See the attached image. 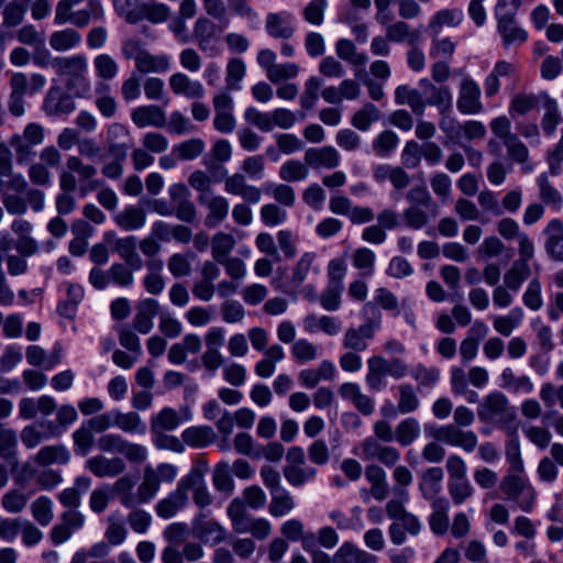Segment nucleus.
<instances>
[{"label": "nucleus", "instance_id": "1", "mask_svg": "<svg viewBox=\"0 0 563 563\" xmlns=\"http://www.w3.org/2000/svg\"><path fill=\"white\" fill-rule=\"evenodd\" d=\"M98 169L96 166L85 163L79 156L70 155L66 158V169L58 176L60 191H79L80 197L98 190L102 181L97 179Z\"/></svg>", "mask_w": 563, "mask_h": 563}, {"label": "nucleus", "instance_id": "36", "mask_svg": "<svg viewBox=\"0 0 563 563\" xmlns=\"http://www.w3.org/2000/svg\"><path fill=\"white\" fill-rule=\"evenodd\" d=\"M224 29L221 27L219 22L214 23L209 18L200 16L195 22L194 36L197 40L198 46L205 51L210 41L222 33Z\"/></svg>", "mask_w": 563, "mask_h": 563}, {"label": "nucleus", "instance_id": "50", "mask_svg": "<svg viewBox=\"0 0 563 563\" xmlns=\"http://www.w3.org/2000/svg\"><path fill=\"white\" fill-rule=\"evenodd\" d=\"M398 399L397 411L401 415L415 412L419 406L420 400L411 384L405 383L397 386Z\"/></svg>", "mask_w": 563, "mask_h": 563}, {"label": "nucleus", "instance_id": "30", "mask_svg": "<svg viewBox=\"0 0 563 563\" xmlns=\"http://www.w3.org/2000/svg\"><path fill=\"white\" fill-rule=\"evenodd\" d=\"M113 250L132 269H141L143 267V260L136 251L135 236L130 235L117 239L113 243Z\"/></svg>", "mask_w": 563, "mask_h": 563}, {"label": "nucleus", "instance_id": "26", "mask_svg": "<svg viewBox=\"0 0 563 563\" xmlns=\"http://www.w3.org/2000/svg\"><path fill=\"white\" fill-rule=\"evenodd\" d=\"M75 101L60 88H52L44 100V110L49 115L68 114L75 110Z\"/></svg>", "mask_w": 563, "mask_h": 563}, {"label": "nucleus", "instance_id": "7", "mask_svg": "<svg viewBox=\"0 0 563 563\" xmlns=\"http://www.w3.org/2000/svg\"><path fill=\"white\" fill-rule=\"evenodd\" d=\"M128 130L121 124H112L107 132L108 152L113 159L101 167V173L106 178L117 180L123 175V163L126 159L128 145L118 143L115 140L121 135H126Z\"/></svg>", "mask_w": 563, "mask_h": 563}, {"label": "nucleus", "instance_id": "38", "mask_svg": "<svg viewBox=\"0 0 563 563\" xmlns=\"http://www.w3.org/2000/svg\"><path fill=\"white\" fill-rule=\"evenodd\" d=\"M181 439L187 445L199 449L212 443L216 439V433L209 426L190 427L183 431Z\"/></svg>", "mask_w": 563, "mask_h": 563}, {"label": "nucleus", "instance_id": "17", "mask_svg": "<svg viewBox=\"0 0 563 563\" xmlns=\"http://www.w3.org/2000/svg\"><path fill=\"white\" fill-rule=\"evenodd\" d=\"M305 163L313 168L334 169L340 165L339 152L330 145L322 147H310L305 152Z\"/></svg>", "mask_w": 563, "mask_h": 563}, {"label": "nucleus", "instance_id": "27", "mask_svg": "<svg viewBox=\"0 0 563 563\" xmlns=\"http://www.w3.org/2000/svg\"><path fill=\"white\" fill-rule=\"evenodd\" d=\"M169 87L175 95H183L188 99H200L205 96L202 84L190 79L184 73L173 74L169 77Z\"/></svg>", "mask_w": 563, "mask_h": 563}, {"label": "nucleus", "instance_id": "51", "mask_svg": "<svg viewBox=\"0 0 563 563\" xmlns=\"http://www.w3.org/2000/svg\"><path fill=\"white\" fill-rule=\"evenodd\" d=\"M212 484L216 490L223 493L225 496L232 495L234 492V481L228 462L222 461L216 464L212 472Z\"/></svg>", "mask_w": 563, "mask_h": 563}, {"label": "nucleus", "instance_id": "64", "mask_svg": "<svg viewBox=\"0 0 563 563\" xmlns=\"http://www.w3.org/2000/svg\"><path fill=\"white\" fill-rule=\"evenodd\" d=\"M109 90L110 86L108 84L98 82L96 86V93L99 97L95 103L100 113L106 118H112L117 112V102L113 97L108 95Z\"/></svg>", "mask_w": 563, "mask_h": 563}, {"label": "nucleus", "instance_id": "18", "mask_svg": "<svg viewBox=\"0 0 563 563\" xmlns=\"http://www.w3.org/2000/svg\"><path fill=\"white\" fill-rule=\"evenodd\" d=\"M224 190L229 195L240 196L247 203H257L262 192L256 186L249 185L242 173H235L224 179Z\"/></svg>", "mask_w": 563, "mask_h": 563}, {"label": "nucleus", "instance_id": "16", "mask_svg": "<svg viewBox=\"0 0 563 563\" xmlns=\"http://www.w3.org/2000/svg\"><path fill=\"white\" fill-rule=\"evenodd\" d=\"M85 467L98 478L117 477L126 470V464L119 456L107 457L104 455H95L89 457Z\"/></svg>", "mask_w": 563, "mask_h": 563}, {"label": "nucleus", "instance_id": "63", "mask_svg": "<svg viewBox=\"0 0 563 563\" xmlns=\"http://www.w3.org/2000/svg\"><path fill=\"white\" fill-rule=\"evenodd\" d=\"M31 512L41 526H48L54 518L52 500L46 496L37 497L31 504Z\"/></svg>", "mask_w": 563, "mask_h": 563}, {"label": "nucleus", "instance_id": "21", "mask_svg": "<svg viewBox=\"0 0 563 563\" xmlns=\"http://www.w3.org/2000/svg\"><path fill=\"white\" fill-rule=\"evenodd\" d=\"M135 479L131 474H121L109 488L112 497L117 498L124 508L140 505L137 492L134 493Z\"/></svg>", "mask_w": 563, "mask_h": 563}, {"label": "nucleus", "instance_id": "57", "mask_svg": "<svg viewBox=\"0 0 563 563\" xmlns=\"http://www.w3.org/2000/svg\"><path fill=\"white\" fill-rule=\"evenodd\" d=\"M448 492L455 506L464 504L474 494V488L467 477L448 479Z\"/></svg>", "mask_w": 563, "mask_h": 563}, {"label": "nucleus", "instance_id": "15", "mask_svg": "<svg viewBox=\"0 0 563 563\" xmlns=\"http://www.w3.org/2000/svg\"><path fill=\"white\" fill-rule=\"evenodd\" d=\"M266 34L274 40L289 41L296 32L292 16L287 11L268 12L264 23Z\"/></svg>", "mask_w": 563, "mask_h": 563}, {"label": "nucleus", "instance_id": "56", "mask_svg": "<svg viewBox=\"0 0 563 563\" xmlns=\"http://www.w3.org/2000/svg\"><path fill=\"white\" fill-rule=\"evenodd\" d=\"M399 143L398 135L391 130L380 132L372 143L374 153L379 157H388Z\"/></svg>", "mask_w": 563, "mask_h": 563}, {"label": "nucleus", "instance_id": "10", "mask_svg": "<svg viewBox=\"0 0 563 563\" xmlns=\"http://www.w3.org/2000/svg\"><path fill=\"white\" fill-rule=\"evenodd\" d=\"M206 471V463L195 465L187 475L180 478L184 492L188 495V492L191 490L192 501L200 509L210 507L214 501L205 481Z\"/></svg>", "mask_w": 563, "mask_h": 563}, {"label": "nucleus", "instance_id": "29", "mask_svg": "<svg viewBox=\"0 0 563 563\" xmlns=\"http://www.w3.org/2000/svg\"><path fill=\"white\" fill-rule=\"evenodd\" d=\"M517 64L514 62H497L484 82L486 97L492 98L497 95L500 88V77H514L517 74Z\"/></svg>", "mask_w": 563, "mask_h": 563}, {"label": "nucleus", "instance_id": "61", "mask_svg": "<svg viewBox=\"0 0 563 563\" xmlns=\"http://www.w3.org/2000/svg\"><path fill=\"white\" fill-rule=\"evenodd\" d=\"M18 438L12 429L0 428V457L8 463L18 459Z\"/></svg>", "mask_w": 563, "mask_h": 563}, {"label": "nucleus", "instance_id": "40", "mask_svg": "<svg viewBox=\"0 0 563 563\" xmlns=\"http://www.w3.org/2000/svg\"><path fill=\"white\" fill-rule=\"evenodd\" d=\"M180 421L178 412L173 408L166 407L151 418V432L157 435L165 431H173Z\"/></svg>", "mask_w": 563, "mask_h": 563}, {"label": "nucleus", "instance_id": "42", "mask_svg": "<svg viewBox=\"0 0 563 563\" xmlns=\"http://www.w3.org/2000/svg\"><path fill=\"white\" fill-rule=\"evenodd\" d=\"M80 42V33L71 27L53 32L48 40L49 46L56 52L73 49L78 46Z\"/></svg>", "mask_w": 563, "mask_h": 563}, {"label": "nucleus", "instance_id": "53", "mask_svg": "<svg viewBox=\"0 0 563 563\" xmlns=\"http://www.w3.org/2000/svg\"><path fill=\"white\" fill-rule=\"evenodd\" d=\"M308 165L298 159H290L285 162L278 172V176L283 181L297 183L305 180L309 175Z\"/></svg>", "mask_w": 563, "mask_h": 563}, {"label": "nucleus", "instance_id": "45", "mask_svg": "<svg viewBox=\"0 0 563 563\" xmlns=\"http://www.w3.org/2000/svg\"><path fill=\"white\" fill-rule=\"evenodd\" d=\"M161 483L154 473V467L147 465L144 467L142 482L137 486L140 505L150 503L158 493Z\"/></svg>", "mask_w": 563, "mask_h": 563}, {"label": "nucleus", "instance_id": "6", "mask_svg": "<svg viewBox=\"0 0 563 563\" xmlns=\"http://www.w3.org/2000/svg\"><path fill=\"white\" fill-rule=\"evenodd\" d=\"M521 0H498L495 14L498 20V31L501 34L505 46L511 43H523L528 38L527 32L515 23V15Z\"/></svg>", "mask_w": 563, "mask_h": 563}, {"label": "nucleus", "instance_id": "2", "mask_svg": "<svg viewBox=\"0 0 563 563\" xmlns=\"http://www.w3.org/2000/svg\"><path fill=\"white\" fill-rule=\"evenodd\" d=\"M52 68L64 78L66 88L76 97L85 98L89 96L91 84L88 78V62L84 55L54 57Z\"/></svg>", "mask_w": 563, "mask_h": 563}, {"label": "nucleus", "instance_id": "14", "mask_svg": "<svg viewBox=\"0 0 563 563\" xmlns=\"http://www.w3.org/2000/svg\"><path fill=\"white\" fill-rule=\"evenodd\" d=\"M456 107L463 114H477L483 110L481 88L470 77H465L461 81Z\"/></svg>", "mask_w": 563, "mask_h": 563}, {"label": "nucleus", "instance_id": "39", "mask_svg": "<svg viewBox=\"0 0 563 563\" xmlns=\"http://www.w3.org/2000/svg\"><path fill=\"white\" fill-rule=\"evenodd\" d=\"M395 102L400 106H409L416 115H422L426 110V103L420 92L407 85H400L395 89Z\"/></svg>", "mask_w": 563, "mask_h": 563}, {"label": "nucleus", "instance_id": "46", "mask_svg": "<svg viewBox=\"0 0 563 563\" xmlns=\"http://www.w3.org/2000/svg\"><path fill=\"white\" fill-rule=\"evenodd\" d=\"M424 101L427 106H433L440 114L450 113L452 109V93L448 86H433L427 91Z\"/></svg>", "mask_w": 563, "mask_h": 563}, {"label": "nucleus", "instance_id": "41", "mask_svg": "<svg viewBox=\"0 0 563 563\" xmlns=\"http://www.w3.org/2000/svg\"><path fill=\"white\" fill-rule=\"evenodd\" d=\"M541 98L542 106L545 110L541 120V126L543 132L550 136L555 132L556 126L562 121V118L559 112L558 103L553 98H551L547 92H541Z\"/></svg>", "mask_w": 563, "mask_h": 563}, {"label": "nucleus", "instance_id": "49", "mask_svg": "<svg viewBox=\"0 0 563 563\" xmlns=\"http://www.w3.org/2000/svg\"><path fill=\"white\" fill-rule=\"evenodd\" d=\"M295 499L290 493L282 488L271 494V503L268 505V511L273 517H283L288 515L295 508Z\"/></svg>", "mask_w": 563, "mask_h": 563}, {"label": "nucleus", "instance_id": "28", "mask_svg": "<svg viewBox=\"0 0 563 563\" xmlns=\"http://www.w3.org/2000/svg\"><path fill=\"white\" fill-rule=\"evenodd\" d=\"M432 512L429 516V526L437 536H444L450 528V503L445 497H439L431 503Z\"/></svg>", "mask_w": 563, "mask_h": 563}, {"label": "nucleus", "instance_id": "3", "mask_svg": "<svg viewBox=\"0 0 563 563\" xmlns=\"http://www.w3.org/2000/svg\"><path fill=\"white\" fill-rule=\"evenodd\" d=\"M477 417L482 423L493 424L508 432L514 431L516 411L500 390L490 391L482 399L477 406Z\"/></svg>", "mask_w": 563, "mask_h": 563}, {"label": "nucleus", "instance_id": "24", "mask_svg": "<svg viewBox=\"0 0 563 563\" xmlns=\"http://www.w3.org/2000/svg\"><path fill=\"white\" fill-rule=\"evenodd\" d=\"M131 119L137 128H164L166 125V114L164 110L156 104L135 108L131 112Z\"/></svg>", "mask_w": 563, "mask_h": 563}, {"label": "nucleus", "instance_id": "19", "mask_svg": "<svg viewBox=\"0 0 563 563\" xmlns=\"http://www.w3.org/2000/svg\"><path fill=\"white\" fill-rule=\"evenodd\" d=\"M104 12L99 0H89L87 7L82 10L73 11L66 13L65 20L58 21L57 16L54 18L56 25H62L70 22L77 27H86L91 20L100 21L103 19Z\"/></svg>", "mask_w": 563, "mask_h": 563}, {"label": "nucleus", "instance_id": "34", "mask_svg": "<svg viewBox=\"0 0 563 563\" xmlns=\"http://www.w3.org/2000/svg\"><path fill=\"white\" fill-rule=\"evenodd\" d=\"M134 67L140 74H164L170 68V59L165 54L154 55L146 51Z\"/></svg>", "mask_w": 563, "mask_h": 563}, {"label": "nucleus", "instance_id": "52", "mask_svg": "<svg viewBox=\"0 0 563 563\" xmlns=\"http://www.w3.org/2000/svg\"><path fill=\"white\" fill-rule=\"evenodd\" d=\"M93 68L96 76L101 80L100 82L108 84L113 80L119 73V65L117 60L109 54H99L93 58Z\"/></svg>", "mask_w": 563, "mask_h": 563}, {"label": "nucleus", "instance_id": "43", "mask_svg": "<svg viewBox=\"0 0 563 563\" xmlns=\"http://www.w3.org/2000/svg\"><path fill=\"white\" fill-rule=\"evenodd\" d=\"M113 426L125 433L144 434L146 426L135 411H113Z\"/></svg>", "mask_w": 563, "mask_h": 563}, {"label": "nucleus", "instance_id": "62", "mask_svg": "<svg viewBox=\"0 0 563 563\" xmlns=\"http://www.w3.org/2000/svg\"><path fill=\"white\" fill-rule=\"evenodd\" d=\"M205 151V142L201 139H189L173 147V154L181 161H191Z\"/></svg>", "mask_w": 563, "mask_h": 563}, {"label": "nucleus", "instance_id": "48", "mask_svg": "<svg viewBox=\"0 0 563 563\" xmlns=\"http://www.w3.org/2000/svg\"><path fill=\"white\" fill-rule=\"evenodd\" d=\"M420 435V424L416 418L409 417L401 420L395 429V441L400 446H409Z\"/></svg>", "mask_w": 563, "mask_h": 563}, {"label": "nucleus", "instance_id": "12", "mask_svg": "<svg viewBox=\"0 0 563 563\" xmlns=\"http://www.w3.org/2000/svg\"><path fill=\"white\" fill-rule=\"evenodd\" d=\"M432 437L439 442L459 446L465 452H473L478 443V438L474 431L463 430L453 423L438 427Z\"/></svg>", "mask_w": 563, "mask_h": 563}, {"label": "nucleus", "instance_id": "22", "mask_svg": "<svg viewBox=\"0 0 563 563\" xmlns=\"http://www.w3.org/2000/svg\"><path fill=\"white\" fill-rule=\"evenodd\" d=\"M545 235L544 249L548 255L559 262H563V221L552 219L543 230Z\"/></svg>", "mask_w": 563, "mask_h": 563}, {"label": "nucleus", "instance_id": "33", "mask_svg": "<svg viewBox=\"0 0 563 563\" xmlns=\"http://www.w3.org/2000/svg\"><path fill=\"white\" fill-rule=\"evenodd\" d=\"M34 462L40 466L52 464H67L70 460L69 451L63 444L45 445L34 456Z\"/></svg>", "mask_w": 563, "mask_h": 563}, {"label": "nucleus", "instance_id": "23", "mask_svg": "<svg viewBox=\"0 0 563 563\" xmlns=\"http://www.w3.org/2000/svg\"><path fill=\"white\" fill-rule=\"evenodd\" d=\"M364 475L369 484L371 496L378 501L386 499L389 495V485L384 468L376 463H371L365 466Z\"/></svg>", "mask_w": 563, "mask_h": 563}, {"label": "nucleus", "instance_id": "58", "mask_svg": "<svg viewBox=\"0 0 563 563\" xmlns=\"http://www.w3.org/2000/svg\"><path fill=\"white\" fill-rule=\"evenodd\" d=\"M537 183L539 186V198L542 200V202L555 210L561 209L563 198L561 194L550 184L548 176L545 174H541Z\"/></svg>", "mask_w": 563, "mask_h": 563}, {"label": "nucleus", "instance_id": "13", "mask_svg": "<svg viewBox=\"0 0 563 563\" xmlns=\"http://www.w3.org/2000/svg\"><path fill=\"white\" fill-rule=\"evenodd\" d=\"M192 531L205 544L218 545L227 540V530L217 520L199 512L192 520Z\"/></svg>", "mask_w": 563, "mask_h": 563}, {"label": "nucleus", "instance_id": "37", "mask_svg": "<svg viewBox=\"0 0 563 563\" xmlns=\"http://www.w3.org/2000/svg\"><path fill=\"white\" fill-rule=\"evenodd\" d=\"M463 11L460 9H443L438 11L428 23V31L438 36L443 26H456L463 20Z\"/></svg>", "mask_w": 563, "mask_h": 563}, {"label": "nucleus", "instance_id": "11", "mask_svg": "<svg viewBox=\"0 0 563 563\" xmlns=\"http://www.w3.org/2000/svg\"><path fill=\"white\" fill-rule=\"evenodd\" d=\"M357 449L363 461H377L386 467H393L400 461V452L397 448L387 445L373 435L361 441Z\"/></svg>", "mask_w": 563, "mask_h": 563}, {"label": "nucleus", "instance_id": "54", "mask_svg": "<svg viewBox=\"0 0 563 563\" xmlns=\"http://www.w3.org/2000/svg\"><path fill=\"white\" fill-rule=\"evenodd\" d=\"M379 119L380 111L378 108L371 102H366L352 115L351 124L360 131H367Z\"/></svg>", "mask_w": 563, "mask_h": 563}, {"label": "nucleus", "instance_id": "4", "mask_svg": "<svg viewBox=\"0 0 563 563\" xmlns=\"http://www.w3.org/2000/svg\"><path fill=\"white\" fill-rule=\"evenodd\" d=\"M408 374V365L401 358L387 360L382 355H373L367 360L365 383L369 390L379 391L387 385L386 377L400 379Z\"/></svg>", "mask_w": 563, "mask_h": 563}, {"label": "nucleus", "instance_id": "31", "mask_svg": "<svg viewBox=\"0 0 563 563\" xmlns=\"http://www.w3.org/2000/svg\"><path fill=\"white\" fill-rule=\"evenodd\" d=\"M443 477V470L439 466L429 467L422 473L419 490L424 499L433 501L438 498L437 495L441 492Z\"/></svg>", "mask_w": 563, "mask_h": 563}, {"label": "nucleus", "instance_id": "55", "mask_svg": "<svg viewBox=\"0 0 563 563\" xmlns=\"http://www.w3.org/2000/svg\"><path fill=\"white\" fill-rule=\"evenodd\" d=\"M283 473L289 485L300 487L316 477L317 470L311 466L286 465Z\"/></svg>", "mask_w": 563, "mask_h": 563}, {"label": "nucleus", "instance_id": "47", "mask_svg": "<svg viewBox=\"0 0 563 563\" xmlns=\"http://www.w3.org/2000/svg\"><path fill=\"white\" fill-rule=\"evenodd\" d=\"M523 320V311L517 307L509 311L506 316H495L493 318L494 330L503 336H510Z\"/></svg>", "mask_w": 563, "mask_h": 563}, {"label": "nucleus", "instance_id": "32", "mask_svg": "<svg viewBox=\"0 0 563 563\" xmlns=\"http://www.w3.org/2000/svg\"><path fill=\"white\" fill-rule=\"evenodd\" d=\"M113 220L124 231H136L145 225L146 213L140 207L129 206L117 213Z\"/></svg>", "mask_w": 563, "mask_h": 563}, {"label": "nucleus", "instance_id": "9", "mask_svg": "<svg viewBox=\"0 0 563 563\" xmlns=\"http://www.w3.org/2000/svg\"><path fill=\"white\" fill-rule=\"evenodd\" d=\"M44 141V129L38 123H29L22 134H13L9 140V145L15 152L18 164L29 162L34 156L33 146L42 144Z\"/></svg>", "mask_w": 563, "mask_h": 563}, {"label": "nucleus", "instance_id": "25", "mask_svg": "<svg viewBox=\"0 0 563 563\" xmlns=\"http://www.w3.org/2000/svg\"><path fill=\"white\" fill-rule=\"evenodd\" d=\"M198 201L209 210L206 217V224L208 227H216L227 218L229 212V202L225 197L213 194L200 195L198 197Z\"/></svg>", "mask_w": 563, "mask_h": 563}, {"label": "nucleus", "instance_id": "8", "mask_svg": "<svg viewBox=\"0 0 563 563\" xmlns=\"http://www.w3.org/2000/svg\"><path fill=\"white\" fill-rule=\"evenodd\" d=\"M500 492L505 499L518 503L519 508L525 512H530L534 506L536 490L527 481L517 474H506L500 484Z\"/></svg>", "mask_w": 563, "mask_h": 563}, {"label": "nucleus", "instance_id": "5", "mask_svg": "<svg viewBox=\"0 0 563 563\" xmlns=\"http://www.w3.org/2000/svg\"><path fill=\"white\" fill-rule=\"evenodd\" d=\"M372 309L373 317L368 318L358 327H350L345 330L342 338V346L346 351L364 352L368 349L369 341L375 336L376 331L380 328V313L375 306L367 302L364 310Z\"/></svg>", "mask_w": 563, "mask_h": 563}, {"label": "nucleus", "instance_id": "20", "mask_svg": "<svg viewBox=\"0 0 563 563\" xmlns=\"http://www.w3.org/2000/svg\"><path fill=\"white\" fill-rule=\"evenodd\" d=\"M188 495L184 492L181 482L179 481L175 490L155 505L156 515L162 519H170L176 516L178 511L184 509L188 505Z\"/></svg>", "mask_w": 563, "mask_h": 563}, {"label": "nucleus", "instance_id": "44", "mask_svg": "<svg viewBox=\"0 0 563 563\" xmlns=\"http://www.w3.org/2000/svg\"><path fill=\"white\" fill-rule=\"evenodd\" d=\"M338 57L354 67H364L368 60L366 54L357 52L355 44L347 38H340L335 43Z\"/></svg>", "mask_w": 563, "mask_h": 563}, {"label": "nucleus", "instance_id": "60", "mask_svg": "<svg viewBox=\"0 0 563 563\" xmlns=\"http://www.w3.org/2000/svg\"><path fill=\"white\" fill-rule=\"evenodd\" d=\"M540 102H542L541 92L539 95L519 92L510 101L509 113L523 115L533 110Z\"/></svg>", "mask_w": 563, "mask_h": 563}, {"label": "nucleus", "instance_id": "59", "mask_svg": "<svg viewBox=\"0 0 563 563\" xmlns=\"http://www.w3.org/2000/svg\"><path fill=\"white\" fill-rule=\"evenodd\" d=\"M530 274L529 264L514 262L504 276L505 286L512 291H517L522 283L529 278Z\"/></svg>", "mask_w": 563, "mask_h": 563}, {"label": "nucleus", "instance_id": "35", "mask_svg": "<svg viewBox=\"0 0 563 563\" xmlns=\"http://www.w3.org/2000/svg\"><path fill=\"white\" fill-rule=\"evenodd\" d=\"M500 387L517 394V393H523V394H530L534 389V385L529 376L521 375L517 376L512 368L505 367L500 373Z\"/></svg>", "mask_w": 563, "mask_h": 563}]
</instances>
